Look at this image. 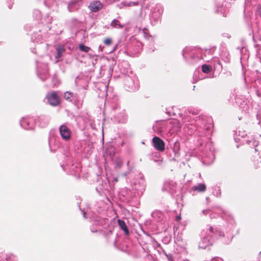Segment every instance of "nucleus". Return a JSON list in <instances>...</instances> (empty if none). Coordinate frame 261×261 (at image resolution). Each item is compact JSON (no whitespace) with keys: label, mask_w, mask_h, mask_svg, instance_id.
Returning <instances> with one entry per match:
<instances>
[{"label":"nucleus","mask_w":261,"mask_h":261,"mask_svg":"<svg viewBox=\"0 0 261 261\" xmlns=\"http://www.w3.org/2000/svg\"><path fill=\"white\" fill-rule=\"evenodd\" d=\"M32 39H33L34 41H35L36 42H41V39L38 38H37V37H35V35H33L32 37Z\"/></svg>","instance_id":"nucleus-36"},{"label":"nucleus","mask_w":261,"mask_h":261,"mask_svg":"<svg viewBox=\"0 0 261 261\" xmlns=\"http://www.w3.org/2000/svg\"><path fill=\"white\" fill-rule=\"evenodd\" d=\"M232 237L231 232H227L225 237L224 232L219 228L214 229L212 226H210L206 230H203L201 232V241L199 242V248L205 249L212 243V240L215 239H220L224 244H228L231 242Z\"/></svg>","instance_id":"nucleus-2"},{"label":"nucleus","mask_w":261,"mask_h":261,"mask_svg":"<svg viewBox=\"0 0 261 261\" xmlns=\"http://www.w3.org/2000/svg\"><path fill=\"white\" fill-rule=\"evenodd\" d=\"M181 218L180 216H178L176 217V220H179Z\"/></svg>","instance_id":"nucleus-45"},{"label":"nucleus","mask_w":261,"mask_h":261,"mask_svg":"<svg viewBox=\"0 0 261 261\" xmlns=\"http://www.w3.org/2000/svg\"><path fill=\"white\" fill-rule=\"evenodd\" d=\"M216 12H220L221 14H222L223 16L226 17V10L223 9L222 7H218L217 8V10H216Z\"/></svg>","instance_id":"nucleus-29"},{"label":"nucleus","mask_w":261,"mask_h":261,"mask_svg":"<svg viewBox=\"0 0 261 261\" xmlns=\"http://www.w3.org/2000/svg\"><path fill=\"white\" fill-rule=\"evenodd\" d=\"M113 181L116 182L118 181V177H114L112 178Z\"/></svg>","instance_id":"nucleus-39"},{"label":"nucleus","mask_w":261,"mask_h":261,"mask_svg":"<svg viewBox=\"0 0 261 261\" xmlns=\"http://www.w3.org/2000/svg\"><path fill=\"white\" fill-rule=\"evenodd\" d=\"M148 30L146 29H144L143 30V33L144 34V37L147 39H149L150 36L148 34Z\"/></svg>","instance_id":"nucleus-35"},{"label":"nucleus","mask_w":261,"mask_h":261,"mask_svg":"<svg viewBox=\"0 0 261 261\" xmlns=\"http://www.w3.org/2000/svg\"><path fill=\"white\" fill-rule=\"evenodd\" d=\"M162 13V9H158L157 11L154 10L151 12L150 15V19L152 25H155L158 22L160 21V18Z\"/></svg>","instance_id":"nucleus-6"},{"label":"nucleus","mask_w":261,"mask_h":261,"mask_svg":"<svg viewBox=\"0 0 261 261\" xmlns=\"http://www.w3.org/2000/svg\"><path fill=\"white\" fill-rule=\"evenodd\" d=\"M175 183L173 181H166L164 184L163 190L172 193L175 191Z\"/></svg>","instance_id":"nucleus-10"},{"label":"nucleus","mask_w":261,"mask_h":261,"mask_svg":"<svg viewBox=\"0 0 261 261\" xmlns=\"http://www.w3.org/2000/svg\"><path fill=\"white\" fill-rule=\"evenodd\" d=\"M213 193L216 196L220 197L221 194L220 187L216 186L215 190L213 191Z\"/></svg>","instance_id":"nucleus-28"},{"label":"nucleus","mask_w":261,"mask_h":261,"mask_svg":"<svg viewBox=\"0 0 261 261\" xmlns=\"http://www.w3.org/2000/svg\"><path fill=\"white\" fill-rule=\"evenodd\" d=\"M246 142L250 147H256L258 145V142L254 139L246 140Z\"/></svg>","instance_id":"nucleus-22"},{"label":"nucleus","mask_w":261,"mask_h":261,"mask_svg":"<svg viewBox=\"0 0 261 261\" xmlns=\"http://www.w3.org/2000/svg\"><path fill=\"white\" fill-rule=\"evenodd\" d=\"M105 153V155H108L112 158L115 153V148L112 145L108 146L106 149Z\"/></svg>","instance_id":"nucleus-16"},{"label":"nucleus","mask_w":261,"mask_h":261,"mask_svg":"<svg viewBox=\"0 0 261 261\" xmlns=\"http://www.w3.org/2000/svg\"><path fill=\"white\" fill-rule=\"evenodd\" d=\"M182 117V115L181 116ZM182 124L176 119H172L170 121L171 124H173L175 131H178L181 127L182 124H184L188 128H190V125H194L196 127L195 130L199 133H201V135H207L210 133V130L212 127V124L210 123L211 119L206 120L205 117L202 116L193 117L192 115H185L181 117ZM191 129H192L191 128Z\"/></svg>","instance_id":"nucleus-1"},{"label":"nucleus","mask_w":261,"mask_h":261,"mask_svg":"<svg viewBox=\"0 0 261 261\" xmlns=\"http://www.w3.org/2000/svg\"><path fill=\"white\" fill-rule=\"evenodd\" d=\"M212 69L211 66L204 64L202 66V71L205 73H209Z\"/></svg>","instance_id":"nucleus-23"},{"label":"nucleus","mask_w":261,"mask_h":261,"mask_svg":"<svg viewBox=\"0 0 261 261\" xmlns=\"http://www.w3.org/2000/svg\"><path fill=\"white\" fill-rule=\"evenodd\" d=\"M237 147L238 148L239 147V145H237Z\"/></svg>","instance_id":"nucleus-52"},{"label":"nucleus","mask_w":261,"mask_h":261,"mask_svg":"<svg viewBox=\"0 0 261 261\" xmlns=\"http://www.w3.org/2000/svg\"><path fill=\"white\" fill-rule=\"evenodd\" d=\"M91 231H92V232H97V231H98L97 229H94V228H93V227H92V228H91Z\"/></svg>","instance_id":"nucleus-40"},{"label":"nucleus","mask_w":261,"mask_h":261,"mask_svg":"<svg viewBox=\"0 0 261 261\" xmlns=\"http://www.w3.org/2000/svg\"><path fill=\"white\" fill-rule=\"evenodd\" d=\"M138 4V2H122L121 3V4L122 5H123L124 6H125V7H130V6H136V5H137Z\"/></svg>","instance_id":"nucleus-26"},{"label":"nucleus","mask_w":261,"mask_h":261,"mask_svg":"<svg viewBox=\"0 0 261 261\" xmlns=\"http://www.w3.org/2000/svg\"><path fill=\"white\" fill-rule=\"evenodd\" d=\"M258 84L261 85V80L258 79L255 80L254 82V86L256 87V94L258 97H261V91L258 88Z\"/></svg>","instance_id":"nucleus-20"},{"label":"nucleus","mask_w":261,"mask_h":261,"mask_svg":"<svg viewBox=\"0 0 261 261\" xmlns=\"http://www.w3.org/2000/svg\"><path fill=\"white\" fill-rule=\"evenodd\" d=\"M133 188L137 191V194H139L140 193L142 194V192L145 190V187L142 182H139L138 186H137L136 184H135Z\"/></svg>","instance_id":"nucleus-14"},{"label":"nucleus","mask_w":261,"mask_h":261,"mask_svg":"<svg viewBox=\"0 0 261 261\" xmlns=\"http://www.w3.org/2000/svg\"><path fill=\"white\" fill-rule=\"evenodd\" d=\"M222 213L225 215V216H228V219L229 220V222L230 223L233 225V223H234V220L233 219V218L232 217L231 215H230L229 214H228V213L227 212H226V211H224V210H222Z\"/></svg>","instance_id":"nucleus-25"},{"label":"nucleus","mask_w":261,"mask_h":261,"mask_svg":"<svg viewBox=\"0 0 261 261\" xmlns=\"http://www.w3.org/2000/svg\"><path fill=\"white\" fill-rule=\"evenodd\" d=\"M127 174H128V172H125V173H124L123 174V175L124 176H127Z\"/></svg>","instance_id":"nucleus-46"},{"label":"nucleus","mask_w":261,"mask_h":261,"mask_svg":"<svg viewBox=\"0 0 261 261\" xmlns=\"http://www.w3.org/2000/svg\"><path fill=\"white\" fill-rule=\"evenodd\" d=\"M190 49L188 48H185L182 50V56L185 59L187 58V54H189Z\"/></svg>","instance_id":"nucleus-34"},{"label":"nucleus","mask_w":261,"mask_h":261,"mask_svg":"<svg viewBox=\"0 0 261 261\" xmlns=\"http://www.w3.org/2000/svg\"><path fill=\"white\" fill-rule=\"evenodd\" d=\"M37 74L39 78L43 81L48 77V67L46 64H43L42 68H37Z\"/></svg>","instance_id":"nucleus-7"},{"label":"nucleus","mask_w":261,"mask_h":261,"mask_svg":"<svg viewBox=\"0 0 261 261\" xmlns=\"http://www.w3.org/2000/svg\"><path fill=\"white\" fill-rule=\"evenodd\" d=\"M122 165V161L120 159L118 160L115 162V167L117 168H120L121 167Z\"/></svg>","instance_id":"nucleus-32"},{"label":"nucleus","mask_w":261,"mask_h":261,"mask_svg":"<svg viewBox=\"0 0 261 261\" xmlns=\"http://www.w3.org/2000/svg\"><path fill=\"white\" fill-rule=\"evenodd\" d=\"M190 56H191V57L192 58H195V57H194V56H193V55H192L191 54H190Z\"/></svg>","instance_id":"nucleus-48"},{"label":"nucleus","mask_w":261,"mask_h":261,"mask_svg":"<svg viewBox=\"0 0 261 261\" xmlns=\"http://www.w3.org/2000/svg\"><path fill=\"white\" fill-rule=\"evenodd\" d=\"M208 210H203L202 211V213L203 214V215H206L208 213Z\"/></svg>","instance_id":"nucleus-41"},{"label":"nucleus","mask_w":261,"mask_h":261,"mask_svg":"<svg viewBox=\"0 0 261 261\" xmlns=\"http://www.w3.org/2000/svg\"><path fill=\"white\" fill-rule=\"evenodd\" d=\"M212 261H223V260L220 257H215L212 258Z\"/></svg>","instance_id":"nucleus-37"},{"label":"nucleus","mask_w":261,"mask_h":261,"mask_svg":"<svg viewBox=\"0 0 261 261\" xmlns=\"http://www.w3.org/2000/svg\"><path fill=\"white\" fill-rule=\"evenodd\" d=\"M206 187L203 183H199L192 187L194 191L199 192H203L206 190Z\"/></svg>","instance_id":"nucleus-12"},{"label":"nucleus","mask_w":261,"mask_h":261,"mask_svg":"<svg viewBox=\"0 0 261 261\" xmlns=\"http://www.w3.org/2000/svg\"><path fill=\"white\" fill-rule=\"evenodd\" d=\"M72 96L73 93L68 91L66 92L64 95V97L65 98V99L70 101H71V97H72Z\"/></svg>","instance_id":"nucleus-27"},{"label":"nucleus","mask_w":261,"mask_h":261,"mask_svg":"<svg viewBox=\"0 0 261 261\" xmlns=\"http://www.w3.org/2000/svg\"><path fill=\"white\" fill-rule=\"evenodd\" d=\"M110 26L113 28L117 29H122L123 27V25L121 24L120 22L116 19H114L112 20L110 24Z\"/></svg>","instance_id":"nucleus-18"},{"label":"nucleus","mask_w":261,"mask_h":261,"mask_svg":"<svg viewBox=\"0 0 261 261\" xmlns=\"http://www.w3.org/2000/svg\"><path fill=\"white\" fill-rule=\"evenodd\" d=\"M108 221V220L106 219L96 217V219L94 220V223L93 225L103 226L104 225H107Z\"/></svg>","instance_id":"nucleus-13"},{"label":"nucleus","mask_w":261,"mask_h":261,"mask_svg":"<svg viewBox=\"0 0 261 261\" xmlns=\"http://www.w3.org/2000/svg\"><path fill=\"white\" fill-rule=\"evenodd\" d=\"M64 51V48L61 46H59L56 48V54L55 55V58L57 59V60L56 62L58 61V59H59L62 56Z\"/></svg>","instance_id":"nucleus-17"},{"label":"nucleus","mask_w":261,"mask_h":261,"mask_svg":"<svg viewBox=\"0 0 261 261\" xmlns=\"http://www.w3.org/2000/svg\"><path fill=\"white\" fill-rule=\"evenodd\" d=\"M70 170L74 171L75 173H79L81 171V167L80 165H74L72 164L71 167L70 168Z\"/></svg>","instance_id":"nucleus-21"},{"label":"nucleus","mask_w":261,"mask_h":261,"mask_svg":"<svg viewBox=\"0 0 261 261\" xmlns=\"http://www.w3.org/2000/svg\"><path fill=\"white\" fill-rule=\"evenodd\" d=\"M39 121H40L41 126L44 127L46 125H47V124L48 123L49 119H48V117H47L46 116H41V117H39Z\"/></svg>","instance_id":"nucleus-19"},{"label":"nucleus","mask_w":261,"mask_h":261,"mask_svg":"<svg viewBox=\"0 0 261 261\" xmlns=\"http://www.w3.org/2000/svg\"><path fill=\"white\" fill-rule=\"evenodd\" d=\"M108 86L105 85V90H106L107 89Z\"/></svg>","instance_id":"nucleus-47"},{"label":"nucleus","mask_w":261,"mask_h":261,"mask_svg":"<svg viewBox=\"0 0 261 261\" xmlns=\"http://www.w3.org/2000/svg\"><path fill=\"white\" fill-rule=\"evenodd\" d=\"M154 147L158 151H163L165 150V143L164 141L158 137H154L152 139Z\"/></svg>","instance_id":"nucleus-9"},{"label":"nucleus","mask_w":261,"mask_h":261,"mask_svg":"<svg viewBox=\"0 0 261 261\" xmlns=\"http://www.w3.org/2000/svg\"><path fill=\"white\" fill-rule=\"evenodd\" d=\"M118 44H117L114 46V47L113 49L112 50V51H113L117 49V47H118Z\"/></svg>","instance_id":"nucleus-42"},{"label":"nucleus","mask_w":261,"mask_h":261,"mask_svg":"<svg viewBox=\"0 0 261 261\" xmlns=\"http://www.w3.org/2000/svg\"><path fill=\"white\" fill-rule=\"evenodd\" d=\"M153 129L158 134H160L163 131L162 129V127L161 126L160 124H158L155 126H154L153 127Z\"/></svg>","instance_id":"nucleus-30"},{"label":"nucleus","mask_w":261,"mask_h":261,"mask_svg":"<svg viewBox=\"0 0 261 261\" xmlns=\"http://www.w3.org/2000/svg\"><path fill=\"white\" fill-rule=\"evenodd\" d=\"M112 42V40L110 38H107L103 40V43L106 45H110Z\"/></svg>","instance_id":"nucleus-33"},{"label":"nucleus","mask_w":261,"mask_h":261,"mask_svg":"<svg viewBox=\"0 0 261 261\" xmlns=\"http://www.w3.org/2000/svg\"><path fill=\"white\" fill-rule=\"evenodd\" d=\"M83 217H84L85 218H86V212H85L83 211Z\"/></svg>","instance_id":"nucleus-43"},{"label":"nucleus","mask_w":261,"mask_h":261,"mask_svg":"<svg viewBox=\"0 0 261 261\" xmlns=\"http://www.w3.org/2000/svg\"><path fill=\"white\" fill-rule=\"evenodd\" d=\"M129 161H128L127 162V166H128V165H129Z\"/></svg>","instance_id":"nucleus-49"},{"label":"nucleus","mask_w":261,"mask_h":261,"mask_svg":"<svg viewBox=\"0 0 261 261\" xmlns=\"http://www.w3.org/2000/svg\"><path fill=\"white\" fill-rule=\"evenodd\" d=\"M118 224L120 228L124 231L125 233L128 235L129 233V231L127 229V227L125 224V222L122 220L119 219L118 220Z\"/></svg>","instance_id":"nucleus-15"},{"label":"nucleus","mask_w":261,"mask_h":261,"mask_svg":"<svg viewBox=\"0 0 261 261\" xmlns=\"http://www.w3.org/2000/svg\"><path fill=\"white\" fill-rule=\"evenodd\" d=\"M137 48L136 49V50H135V51H133L132 52V55H136V54H139L140 51H141V48H140V46H142L141 43H137Z\"/></svg>","instance_id":"nucleus-31"},{"label":"nucleus","mask_w":261,"mask_h":261,"mask_svg":"<svg viewBox=\"0 0 261 261\" xmlns=\"http://www.w3.org/2000/svg\"><path fill=\"white\" fill-rule=\"evenodd\" d=\"M48 102L53 106H57L60 104V99L56 92L49 93L46 95Z\"/></svg>","instance_id":"nucleus-5"},{"label":"nucleus","mask_w":261,"mask_h":261,"mask_svg":"<svg viewBox=\"0 0 261 261\" xmlns=\"http://www.w3.org/2000/svg\"><path fill=\"white\" fill-rule=\"evenodd\" d=\"M143 232H144V233L145 234H146V236H147L150 237V235H149V233H148V232L144 231Z\"/></svg>","instance_id":"nucleus-44"},{"label":"nucleus","mask_w":261,"mask_h":261,"mask_svg":"<svg viewBox=\"0 0 261 261\" xmlns=\"http://www.w3.org/2000/svg\"><path fill=\"white\" fill-rule=\"evenodd\" d=\"M255 151H257V149L256 148H255Z\"/></svg>","instance_id":"nucleus-53"},{"label":"nucleus","mask_w":261,"mask_h":261,"mask_svg":"<svg viewBox=\"0 0 261 261\" xmlns=\"http://www.w3.org/2000/svg\"><path fill=\"white\" fill-rule=\"evenodd\" d=\"M20 124L25 129H33L35 126V120L32 117H23L20 121Z\"/></svg>","instance_id":"nucleus-4"},{"label":"nucleus","mask_w":261,"mask_h":261,"mask_svg":"<svg viewBox=\"0 0 261 261\" xmlns=\"http://www.w3.org/2000/svg\"><path fill=\"white\" fill-rule=\"evenodd\" d=\"M79 49L81 51H82L85 53H88L90 50V47L88 46H85L83 44H81L79 45Z\"/></svg>","instance_id":"nucleus-24"},{"label":"nucleus","mask_w":261,"mask_h":261,"mask_svg":"<svg viewBox=\"0 0 261 261\" xmlns=\"http://www.w3.org/2000/svg\"><path fill=\"white\" fill-rule=\"evenodd\" d=\"M124 85L127 90L135 91L139 88V81L136 76L132 72L130 74L125 76Z\"/></svg>","instance_id":"nucleus-3"},{"label":"nucleus","mask_w":261,"mask_h":261,"mask_svg":"<svg viewBox=\"0 0 261 261\" xmlns=\"http://www.w3.org/2000/svg\"><path fill=\"white\" fill-rule=\"evenodd\" d=\"M244 134H243V135H242V137H244Z\"/></svg>","instance_id":"nucleus-51"},{"label":"nucleus","mask_w":261,"mask_h":261,"mask_svg":"<svg viewBox=\"0 0 261 261\" xmlns=\"http://www.w3.org/2000/svg\"><path fill=\"white\" fill-rule=\"evenodd\" d=\"M206 159H205L203 162H206Z\"/></svg>","instance_id":"nucleus-50"},{"label":"nucleus","mask_w":261,"mask_h":261,"mask_svg":"<svg viewBox=\"0 0 261 261\" xmlns=\"http://www.w3.org/2000/svg\"><path fill=\"white\" fill-rule=\"evenodd\" d=\"M90 10L93 12H96L102 9V4L98 1H95L91 3L89 6Z\"/></svg>","instance_id":"nucleus-11"},{"label":"nucleus","mask_w":261,"mask_h":261,"mask_svg":"<svg viewBox=\"0 0 261 261\" xmlns=\"http://www.w3.org/2000/svg\"><path fill=\"white\" fill-rule=\"evenodd\" d=\"M210 158H211V161L210 162H213V161L214 160V155L213 154V153L212 152H210Z\"/></svg>","instance_id":"nucleus-38"},{"label":"nucleus","mask_w":261,"mask_h":261,"mask_svg":"<svg viewBox=\"0 0 261 261\" xmlns=\"http://www.w3.org/2000/svg\"><path fill=\"white\" fill-rule=\"evenodd\" d=\"M60 135L62 138L65 141H68L70 139L71 132L70 129L65 125H62L59 128Z\"/></svg>","instance_id":"nucleus-8"}]
</instances>
